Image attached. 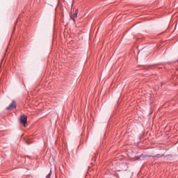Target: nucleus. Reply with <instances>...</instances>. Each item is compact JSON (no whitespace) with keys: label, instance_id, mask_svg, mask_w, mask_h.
<instances>
[{"label":"nucleus","instance_id":"1","mask_svg":"<svg viewBox=\"0 0 178 178\" xmlns=\"http://www.w3.org/2000/svg\"><path fill=\"white\" fill-rule=\"evenodd\" d=\"M20 122L26 127V123H27V116L23 115L19 118Z\"/></svg>","mask_w":178,"mask_h":178},{"label":"nucleus","instance_id":"2","mask_svg":"<svg viewBox=\"0 0 178 178\" xmlns=\"http://www.w3.org/2000/svg\"><path fill=\"white\" fill-rule=\"evenodd\" d=\"M16 108V102L13 100L9 106L6 107L7 111H12V109H15Z\"/></svg>","mask_w":178,"mask_h":178},{"label":"nucleus","instance_id":"3","mask_svg":"<svg viewBox=\"0 0 178 178\" xmlns=\"http://www.w3.org/2000/svg\"><path fill=\"white\" fill-rule=\"evenodd\" d=\"M79 13V10H76L74 13V17H77V14Z\"/></svg>","mask_w":178,"mask_h":178},{"label":"nucleus","instance_id":"4","mask_svg":"<svg viewBox=\"0 0 178 178\" xmlns=\"http://www.w3.org/2000/svg\"><path fill=\"white\" fill-rule=\"evenodd\" d=\"M51 175H52V173H51V172L50 171V172L47 175V176L46 177V178H51Z\"/></svg>","mask_w":178,"mask_h":178},{"label":"nucleus","instance_id":"5","mask_svg":"<svg viewBox=\"0 0 178 178\" xmlns=\"http://www.w3.org/2000/svg\"><path fill=\"white\" fill-rule=\"evenodd\" d=\"M160 155H161V154H157V155H156V156H154V158H159Z\"/></svg>","mask_w":178,"mask_h":178}]
</instances>
